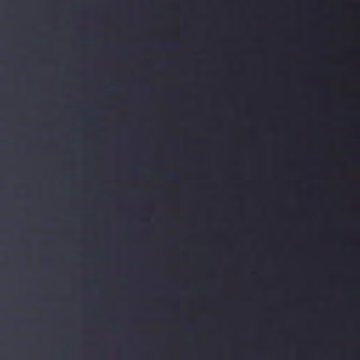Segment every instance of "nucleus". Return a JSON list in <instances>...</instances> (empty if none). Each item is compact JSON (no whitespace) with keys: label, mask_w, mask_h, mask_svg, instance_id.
<instances>
[{"label":"nucleus","mask_w":360,"mask_h":360,"mask_svg":"<svg viewBox=\"0 0 360 360\" xmlns=\"http://www.w3.org/2000/svg\"><path fill=\"white\" fill-rule=\"evenodd\" d=\"M166 177L168 179L176 181L179 179V176L177 174H171L167 175Z\"/></svg>","instance_id":"f257e3e1"}]
</instances>
